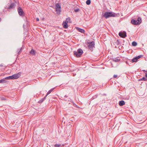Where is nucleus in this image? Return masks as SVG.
<instances>
[{"label":"nucleus","instance_id":"obj_1","mask_svg":"<svg viewBox=\"0 0 147 147\" xmlns=\"http://www.w3.org/2000/svg\"><path fill=\"white\" fill-rule=\"evenodd\" d=\"M86 46H85L86 48L88 49L91 51H93V48L95 47V42L94 41H92L91 42H87L86 43Z\"/></svg>","mask_w":147,"mask_h":147},{"label":"nucleus","instance_id":"obj_2","mask_svg":"<svg viewBox=\"0 0 147 147\" xmlns=\"http://www.w3.org/2000/svg\"><path fill=\"white\" fill-rule=\"evenodd\" d=\"M115 13L111 12H106L103 16L105 18H107L110 17H114L115 16Z\"/></svg>","mask_w":147,"mask_h":147},{"label":"nucleus","instance_id":"obj_3","mask_svg":"<svg viewBox=\"0 0 147 147\" xmlns=\"http://www.w3.org/2000/svg\"><path fill=\"white\" fill-rule=\"evenodd\" d=\"M83 53V51L81 49H79L77 50V51H74V54L77 57H80L82 55Z\"/></svg>","mask_w":147,"mask_h":147},{"label":"nucleus","instance_id":"obj_4","mask_svg":"<svg viewBox=\"0 0 147 147\" xmlns=\"http://www.w3.org/2000/svg\"><path fill=\"white\" fill-rule=\"evenodd\" d=\"M56 10L57 13L59 14L61 11V6L58 4H57L55 6Z\"/></svg>","mask_w":147,"mask_h":147},{"label":"nucleus","instance_id":"obj_5","mask_svg":"<svg viewBox=\"0 0 147 147\" xmlns=\"http://www.w3.org/2000/svg\"><path fill=\"white\" fill-rule=\"evenodd\" d=\"M21 73L19 72L17 74H15L12 75L13 80L17 79L20 76Z\"/></svg>","mask_w":147,"mask_h":147},{"label":"nucleus","instance_id":"obj_6","mask_svg":"<svg viewBox=\"0 0 147 147\" xmlns=\"http://www.w3.org/2000/svg\"><path fill=\"white\" fill-rule=\"evenodd\" d=\"M8 5H9V6L8 8L9 9L14 8L16 5V4L15 3H8Z\"/></svg>","mask_w":147,"mask_h":147},{"label":"nucleus","instance_id":"obj_7","mask_svg":"<svg viewBox=\"0 0 147 147\" xmlns=\"http://www.w3.org/2000/svg\"><path fill=\"white\" fill-rule=\"evenodd\" d=\"M18 11L19 14L20 16H23L24 11L22 8L20 7H19L18 9Z\"/></svg>","mask_w":147,"mask_h":147},{"label":"nucleus","instance_id":"obj_8","mask_svg":"<svg viewBox=\"0 0 147 147\" xmlns=\"http://www.w3.org/2000/svg\"><path fill=\"white\" fill-rule=\"evenodd\" d=\"M143 55H139L137 57H134L132 59V62H136L137 61L138 59L142 57H143Z\"/></svg>","mask_w":147,"mask_h":147},{"label":"nucleus","instance_id":"obj_9","mask_svg":"<svg viewBox=\"0 0 147 147\" xmlns=\"http://www.w3.org/2000/svg\"><path fill=\"white\" fill-rule=\"evenodd\" d=\"M119 35L122 38H125L127 36L126 33L125 31H124L123 32H119Z\"/></svg>","mask_w":147,"mask_h":147},{"label":"nucleus","instance_id":"obj_10","mask_svg":"<svg viewBox=\"0 0 147 147\" xmlns=\"http://www.w3.org/2000/svg\"><path fill=\"white\" fill-rule=\"evenodd\" d=\"M24 47L22 46V47L20 49H18L17 50V52H18V55H18L20 54V53L22 52V50L24 49Z\"/></svg>","mask_w":147,"mask_h":147},{"label":"nucleus","instance_id":"obj_11","mask_svg":"<svg viewBox=\"0 0 147 147\" xmlns=\"http://www.w3.org/2000/svg\"><path fill=\"white\" fill-rule=\"evenodd\" d=\"M131 22L132 24L135 25H137L139 24L138 23V22H137V21L134 19L132 20L131 21Z\"/></svg>","mask_w":147,"mask_h":147},{"label":"nucleus","instance_id":"obj_12","mask_svg":"<svg viewBox=\"0 0 147 147\" xmlns=\"http://www.w3.org/2000/svg\"><path fill=\"white\" fill-rule=\"evenodd\" d=\"M67 23H68L65 22H63L62 25H63V28H68Z\"/></svg>","mask_w":147,"mask_h":147},{"label":"nucleus","instance_id":"obj_13","mask_svg":"<svg viewBox=\"0 0 147 147\" xmlns=\"http://www.w3.org/2000/svg\"><path fill=\"white\" fill-rule=\"evenodd\" d=\"M125 104V102L124 101L122 100L119 101V104L120 106H122L124 105Z\"/></svg>","mask_w":147,"mask_h":147},{"label":"nucleus","instance_id":"obj_14","mask_svg":"<svg viewBox=\"0 0 147 147\" xmlns=\"http://www.w3.org/2000/svg\"><path fill=\"white\" fill-rule=\"evenodd\" d=\"M113 61H114L116 62H117L120 61V59L118 58H116L112 59H111Z\"/></svg>","mask_w":147,"mask_h":147},{"label":"nucleus","instance_id":"obj_15","mask_svg":"<svg viewBox=\"0 0 147 147\" xmlns=\"http://www.w3.org/2000/svg\"><path fill=\"white\" fill-rule=\"evenodd\" d=\"M77 29L80 32L82 33H84V32H85V31L83 29H81V28H77Z\"/></svg>","mask_w":147,"mask_h":147},{"label":"nucleus","instance_id":"obj_16","mask_svg":"<svg viewBox=\"0 0 147 147\" xmlns=\"http://www.w3.org/2000/svg\"><path fill=\"white\" fill-rule=\"evenodd\" d=\"M36 52L35 50L32 49L31 50L30 53L32 55H36Z\"/></svg>","mask_w":147,"mask_h":147},{"label":"nucleus","instance_id":"obj_17","mask_svg":"<svg viewBox=\"0 0 147 147\" xmlns=\"http://www.w3.org/2000/svg\"><path fill=\"white\" fill-rule=\"evenodd\" d=\"M46 96H45L43 98H42L38 101V103H42L46 99Z\"/></svg>","mask_w":147,"mask_h":147},{"label":"nucleus","instance_id":"obj_18","mask_svg":"<svg viewBox=\"0 0 147 147\" xmlns=\"http://www.w3.org/2000/svg\"><path fill=\"white\" fill-rule=\"evenodd\" d=\"M54 89V88H53L52 89H51L49 90L47 93V94L45 96H46L47 97V95H48L49 94H50L53 90Z\"/></svg>","mask_w":147,"mask_h":147},{"label":"nucleus","instance_id":"obj_19","mask_svg":"<svg viewBox=\"0 0 147 147\" xmlns=\"http://www.w3.org/2000/svg\"><path fill=\"white\" fill-rule=\"evenodd\" d=\"M7 81L5 80L4 78L0 80V83H6Z\"/></svg>","mask_w":147,"mask_h":147},{"label":"nucleus","instance_id":"obj_20","mask_svg":"<svg viewBox=\"0 0 147 147\" xmlns=\"http://www.w3.org/2000/svg\"><path fill=\"white\" fill-rule=\"evenodd\" d=\"M136 21H137V22H138V24H139L141 23V18L140 17H138Z\"/></svg>","mask_w":147,"mask_h":147},{"label":"nucleus","instance_id":"obj_21","mask_svg":"<svg viewBox=\"0 0 147 147\" xmlns=\"http://www.w3.org/2000/svg\"><path fill=\"white\" fill-rule=\"evenodd\" d=\"M136 21H137V22H138V24H139L141 23V18L140 17H138Z\"/></svg>","mask_w":147,"mask_h":147},{"label":"nucleus","instance_id":"obj_22","mask_svg":"<svg viewBox=\"0 0 147 147\" xmlns=\"http://www.w3.org/2000/svg\"><path fill=\"white\" fill-rule=\"evenodd\" d=\"M147 80V79L144 77H143L142 78H141L138 80L139 81H146Z\"/></svg>","mask_w":147,"mask_h":147},{"label":"nucleus","instance_id":"obj_23","mask_svg":"<svg viewBox=\"0 0 147 147\" xmlns=\"http://www.w3.org/2000/svg\"><path fill=\"white\" fill-rule=\"evenodd\" d=\"M4 79L5 80H13L12 76L5 77Z\"/></svg>","mask_w":147,"mask_h":147},{"label":"nucleus","instance_id":"obj_24","mask_svg":"<svg viewBox=\"0 0 147 147\" xmlns=\"http://www.w3.org/2000/svg\"><path fill=\"white\" fill-rule=\"evenodd\" d=\"M70 18H68L66 19V21L65 22H67V23H69L70 22Z\"/></svg>","mask_w":147,"mask_h":147},{"label":"nucleus","instance_id":"obj_25","mask_svg":"<svg viewBox=\"0 0 147 147\" xmlns=\"http://www.w3.org/2000/svg\"><path fill=\"white\" fill-rule=\"evenodd\" d=\"M137 43L135 41L133 42L132 43V45L134 46H136L137 45Z\"/></svg>","mask_w":147,"mask_h":147},{"label":"nucleus","instance_id":"obj_26","mask_svg":"<svg viewBox=\"0 0 147 147\" xmlns=\"http://www.w3.org/2000/svg\"><path fill=\"white\" fill-rule=\"evenodd\" d=\"M55 147H61V145L60 144H56L54 145Z\"/></svg>","mask_w":147,"mask_h":147},{"label":"nucleus","instance_id":"obj_27","mask_svg":"<svg viewBox=\"0 0 147 147\" xmlns=\"http://www.w3.org/2000/svg\"><path fill=\"white\" fill-rule=\"evenodd\" d=\"M86 3L88 5H90L91 3L90 0H87L86 1Z\"/></svg>","mask_w":147,"mask_h":147},{"label":"nucleus","instance_id":"obj_28","mask_svg":"<svg viewBox=\"0 0 147 147\" xmlns=\"http://www.w3.org/2000/svg\"><path fill=\"white\" fill-rule=\"evenodd\" d=\"M79 9H75L74 10V11L76 12H78L79 11Z\"/></svg>","mask_w":147,"mask_h":147},{"label":"nucleus","instance_id":"obj_29","mask_svg":"<svg viewBox=\"0 0 147 147\" xmlns=\"http://www.w3.org/2000/svg\"><path fill=\"white\" fill-rule=\"evenodd\" d=\"M117 76L116 75H114L113 76V78H117Z\"/></svg>","mask_w":147,"mask_h":147},{"label":"nucleus","instance_id":"obj_30","mask_svg":"<svg viewBox=\"0 0 147 147\" xmlns=\"http://www.w3.org/2000/svg\"><path fill=\"white\" fill-rule=\"evenodd\" d=\"M36 20L37 21H39V19L38 18H37L36 19Z\"/></svg>","mask_w":147,"mask_h":147},{"label":"nucleus","instance_id":"obj_31","mask_svg":"<svg viewBox=\"0 0 147 147\" xmlns=\"http://www.w3.org/2000/svg\"><path fill=\"white\" fill-rule=\"evenodd\" d=\"M67 96L66 95H65V96H64V97H66V98H67Z\"/></svg>","mask_w":147,"mask_h":147},{"label":"nucleus","instance_id":"obj_32","mask_svg":"<svg viewBox=\"0 0 147 147\" xmlns=\"http://www.w3.org/2000/svg\"><path fill=\"white\" fill-rule=\"evenodd\" d=\"M126 64H128V63L127 61H126Z\"/></svg>","mask_w":147,"mask_h":147},{"label":"nucleus","instance_id":"obj_33","mask_svg":"<svg viewBox=\"0 0 147 147\" xmlns=\"http://www.w3.org/2000/svg\"><path fill=\"white\" fill-rule=\"evenodd\" d=\"M146 77L147 78V74L145 75Z\"/></svg>","mask_w":147,"mask_h":147},{"label":"nucleus","instance_id":"obj_34","mask_svg":"<svg viewBox=\"0 0 147 147\" xmlns=\"http://www.w3.org/2000/svg\"><path fill=\"white\" fill-rule=\"evenodd\" d=\"M63 100H66L65 98H64Z\"/></svg>","mask_w":147,"mask_h":147},{"label":"nucleus","instance_id":"obj_35","mask_svg":"<svg viewBox=\"0 0 147 147\" xmlns=\"http://www.w3.org/2000/svg\"><path fill=\"white\" fill-rule=\"evenodd\" d=\"M3 100H5V98H3Z\"/></svg>","mask_w":147,"mask_h":147},{"label":"nucleus","instance_id":"obj_36","mask_svg":"<svg viewBox=\"0 0 147 147\" xmlns=\"http://www.w3.org/2000/svg\"><path fill=\"white\" fill-rule=\"evenodd\" d=\"M143 71H146L145 70H143Z\"/></svg>","mask_w":147,"mask_h":147}]
</instances>
